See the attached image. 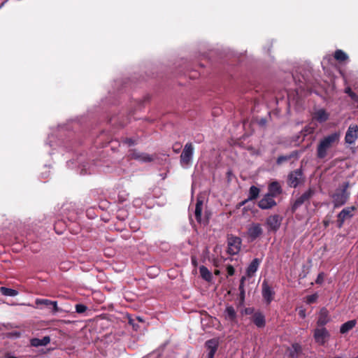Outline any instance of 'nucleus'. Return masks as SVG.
<instances>
[{
    "mask_svg": "<svg viewBox=\"0 0 358 358\" xmlns=\"http://www.w3.org/2000/svg\"><path fill=\"white\" fill-rule=\"evenodd\" d=\"M299 315H300L301 317L304 318L306 317L305 311L304 310H301L299 312Z\"/></svg>",
    "mask_w": 358,
    "mask_h": 358,
    "instance_id": "nucleus-43",
    "label": "nucleus"
},
{
    "mask_svg": "<svg viewBox=\"0 0 358 358\" xmlns=\"http://www.w3.org/2000/svg\"><path fill=\"white\" fill-rule=\"evenodd\" d=\"M339 137L340 134L337 132H334L321 139L317 147V158H325L327 155L328 150L339 141Z\"/></svg>",
    "mask_w": 358,
    "mask_h": 358,
    "instance_id": "nucleus-2",
    "label": "nucleus"
},
{
    "mask_svg": "<svg viewBox=\"0 0 358 358\" xmlns=\"http://www.w3.org/2000/svg\"><path fill=\"white\" fill-rule=\"evenodd\" d=\"M305 177L301 168L290 171L287 178V184L289 187L296 188L298 186L303 184Z\"/></svg>",
    "mask_w": 358,
    "mask_h": 358,
    "instance_id": "nucleus-4",
    "label": "nucleus"
},
{
    "mask_svg": "<svg viewBox=\"0 0 358 358\" xmlns=\"http://www.w3.org/2000/svg\"><path fill=\"white\" fill-rule=\"evenodd\" d=\"M355 206H350L343 208L337 215V226L341 228L345 220L352 218L354 216V211L356 210Z\"/></svg>",
    "mask_w": 358,
    "mask_h": 358,
    "instance_id": "nucleus-7",
    "label": "nucleus"
},
{
    "mask_svg": "<svg viewBox=\"0 0 358 358\" xmlns=\"http://www.w3.org/2000/svg\"><path fill=\"white\" fill-rule=\"evenodd\" d=\"M194 155V146L191 142L187 143L180 156V162L182 166L189 165Z\"/></svg>",
    "mask_w": 358,
    "mask_h": 358,
    "instance_id": "nucleus-6",
    "label": "nucleus"
},
{
    "mask_svg": "<svg viewBox=\"0 0 358 358\" xmlns=\"http://www.w3.org/2000/svg\"><path fill=\"white\" fill-rule=\"evenodd\" d=\"M299 156L300 152L298 150H294L288 155L279 156L276 159V164L278 166H280L285 162L291 161L292 159L297 160L299 158Z\"/></svg>",
    "mask_w": 358,
    "mask_h": 358,
    "instance_id": "nucleus-17",
    "label": "nucleus"
},
{
    "mask_svg": "<svg viewBox=\"0 0 358 358\" xmlns=\"http://www.w3.org/2000/svg\"><path fill=\"white\" fill-rule=\"evenodd\" d=\"M50 341L49 336H44L43 338H32L31 340V345L34 347L45 346Z\"/></svg>",
    "mask_w": 358,
    "mask_h": 358,
    "instance_id": "nucleus-26",
    "label": "nucleus"
},
{
    "mask_svg": "<svg viewBox=\"0 0 358 358\" xmlns=\"http://www.w3.org/2000/svg\"><path fill=\"white\" fill-rule=\"evenodd\" d=\"M292 93H294V92H296V93L298 92V91H294V90H292L290 91Z\"/></svg>",
    "mask_w": 358,
    "mask_h": 358,
    "instance_id": "nucleus-52",
    "label": "nucleus"
},
{
    "mask_svg": "<svg viewBox=\"0 0 358 358\" xmlns=\"http://www.w3.org/2000/svg\"><path fill=\"white\" fill-rule=\"evenodd\" d=\"M252 322L259 328L265 327L266 320L264 315L260 312H256L252 315Z\"/></svg>",
    "mask_w": 358,
    "mask_h": 358,
    "instance_id": "nucleus-21",
    "label": "nucleus"
},
{
    "mask_svg": "<svg viewBox=\"0 0 358 358\" xmlns=\"http://www.w3.org/2000/svg\"><path fill=\"white\" fill-rule=\"evenodd\" d=\"M336 358H341V357H336Z\"/></svg>",
    "mask_w": 358,
    "mask_h": 358,
    "instance_id": "nucleus-53",
    "label": "nucleus"
},
{
    "mask_svg": "<svg viewBox=\"0 0 358 358\" xmlns=\"http://www.w3.org/2000/svg\"><path fill=\"white\" fill-rule=\"evenodd\" d=\"M317 297L318 296H317V295L316 294L309 295V296H307L306 302L308 304L313 303L316 301Z\"/></svg>",
    "mask_w": 358,
    "mask_h": 358,
    "instance_id": "nucleus-36",
    "label": "nucleus"
},
{
    "mask_svg": "<svg viewBox=\"0 0 358 358\" xmlns=\"http://www.w3.org/2000/svg\"><path fill=\"white\" fill-rule=\"evenodd\" d=\"M260 193V189L255 185L250 187L248 200L253 201L257 199Z\"/></svg>",
    "mask_w": 358,
    "mask_h": 358,
    "instance_id": "nucleus-30",
    "label": "nucleus"
},
{
    "mask_svg": "<svg viewBox=\"0 0 358 358\" xmlns=\"http://www.w3.org/2000/svg\"><path fill=\"white\" fill-rule=\"evenodd\" d=\"M205 345L208 350V358H214V355L218 348V341L214 338L210 339L206 342Z\"/></svg>",
    "mask_w": 358,
    "mask_h": 358,
    "instance_id": "nucleus-19",
    "label": "nucleus"
},
{
    "mask_svg": "<svg viewBox=\"0 0 358 358\" xmlns=\"http://www.w3.org/2000/svg\"><path fill=\"white\" fill-rule=\"evenodd\" d=\"M21 336V333L20 331H12L7 334V336L8 338H19Z\"/></svg>",
    "mask_w": 358,
    "mask_h": 358,
    "instance_id": "nucleus-39",
    "label": "nucleus"
},
{
    "mask_svg": "<svg viewBox=\"0 0 358 358\" xmlns=\"http://www.w3.org/2000/svg\"><path fill=\"white\" fill-rule=\"evenodd\" d=\"M315 194V189L314 187H309L301 194L296 196L294 201L292 203L291 206V210L294 213L296 210L300 208L302 205L306 206L310 204V199Z\"/></svg>",
    "mask_w": 358,
    "mask_h": 358,
    "instance_id": "nucleus-3",
    "label": "nucleus"
},
{
    "mask_svg": "<svg viewBox=\"0 0 358 358\" xmlns=\"http://www.w3.org/2000/svg\"><path fill=\"white\" fill-rule=\"evenodd\" d=\"M302 353V347L299 343H293L289 350V356L290 358H299Z\"/></svg>",
    "mask_w": 358,
    "mask_h": 358,
    "instance_id": "nucleus-23",
    "label": "nucleus"
},
{
    "mask_svg": "<svg viewBox=\"0 0 358 358\" xmlns=\"http://www.w3.org/2000/svg\"><path fill=\"white\" fill-rule=\"evenodd\" d=\"M303 80H301L299 78V89L298 90H313L314 88H316L315 85H313V83L310 82V80L306 78L303 75L301 76Z\"/></svg>",
    "mask_w": 358,
    "mask_h": 358,
    "instance_id": "nucleus-22",
    "label": "nucleus"
},
{
    "mask_svg": "<svg viewBox=\"0 0 358 358\" xmlns=\"http://www.w3.org/2000/svg\"><path fill=\"white\" fill-rule=\"evenodd\" d=\"M358 138V127L357 125H350L345 134V141L346 143L352 144Z\"/></svg>",
    "mask_w": 358,
    "mask_h": 358,
    "instance_id": "nucleus-15",
    "label": "nucleus"
},
{
    "mask_svg": "<svg viewBox=\"0 0 358 358\" xmlns=\"http://www.w3.org/2000/svg\"><path fill=\"white\" fill-rule=\"evenodd\" d=\"M203 200L201 197H198L196 199V203L195 206V210H194V216L196 220V221L201 224H208V219L203 220L201 217V213L203 210Z\"/></svg>",
    "mask_w": 358,
    "mask_h": 358,
    "instance_id": "nucleus-13",
    "label": "nucleus"
},
{
    "mask_svg": "<svg viewBox=\"0 0 358 358\" xmlns=\"http://www.w3.org/2000/svg\"><path fill=\"white\" fill-rule=\"evenodd\" d=\"M324 280V273L323 272L320 273L315 280V283L318 285H322Z\"/></svg>",
    "mask_w": 358,
    "mask_h": 358,
    "instance_id": "nucleus-37",
    "label": "nucleus"
},
{
    "mask_svg": "<svg viewBox=\"0 0 358 358\" xmlns=\"http://www.w3.org/2000/svg\"><path fill=\"white\" fill-rule=\"evenodd\" d=\"M334 57L340 63L348 61L349 59L348 55L342 50H336L334 52Z\"/></svg>",
    "mask_w": 358,
    "mask_h": 358,
    "instance_id": "nucleus-29",
    "label": "nucleus"
},
{
    "mask_svg": "<svg viewBox=\"0 0 358 358\" xmlns=\"http://www.w3.org/2000/svg\"><path fill=\"white\" fill-rule=\"evenodd\" d=\"M213 264H214V265H215V266H218L217 263L215 261L214 262V263H213Z\"/></svg>",
    "mask_w": 358,
    "mask_h": 358,
    "instance_id": "nucleus-49",
    "label": "nucleus"
},
{
    "mask_svg": "<svg viewBox=\"0 0 358 358\" xmlns=\"http://www.w3.org/2000/svg\"><path fill=\"white\" fill-rule=\"evenodd\" d=\"M261 263V260L258 258H255L249 264L246 269V274L248 277H252L257 271L259 264Z\"/></svg>",
    "mask_w": 358,
    "mask_h": 358,
    "instance_id": "nucleus-20",
    "label": "nucleus"
},
{
    "mask_svg": "<svg viewBox=\"0 0 358 358\" xmlns=\"http://www.w3.org/2000/svg\"><path fill=\"white\" fill-rule=\"evenodd\" d=\"M282 193V188L278 181H273L268 186L267 194L273 198L280 195Z\"/></svg>",
    "mask_w": 358,
    "mask_h": 358,
    "instance_id": "nucleus-18",
    "label": "nucleus"
},
{
    "mask_svg": "<svg viewBox=\"0 0 358 358\" xmlns=\"http://www.w3.org/2000/svg\"><path fill=\"white\" fill-rule=\"evenodd\" d=\"M250 201V200H248V199H245L244 201H241V202L240 203V206H242L245 205V204L248 201Z\"/></svg>",
    "mask_w": 358,
    "mask_h": 358,
    "instance_id": "nucleus-45",
    "label": "nucleus"
},
{
    "mask_svg": "<svg viewBox=\"0 0 358 358\" xmlns=\"http://www.w3.org/2000/svg\"><path fill=\"white\" fill-rule=\"evenodd\" d=\"M199 273L201 278L206 281L210 282L212 280V273L205 266H201L199 267Z\"/></svg>",
    "mask_w": 358,
    "mask_h": 358,
    "instance_id": "nucleus-28",
    "label": "nucleus"
},
{
    "mask_svg": "<svg viewBox=\"0 0 358 358\" xmlns=\"http://www.w3.org/2000/svg\"><path fill=\"white\" fill-rule=\"evenodd\" d=\"M345 90H351V88H350V87H346V88H345Z\"/></svg>",
    "mask_w": 358,
    "mask_h": 358,
    "instance_id": "nucleus-51",
    "label": "nucleus"
},
{
    "mask_svg": "<svg viewBox=\"0 0 358 358\" xmlns=\"http://www.w3.org/2000/svg\"><path fill=\"white\" fill-rule=\"evenodd\" d=\"M330 321L331 316L329 315V310L325 307L322 308L318 313L317 326L319 327H324V326Z\"/></svg>",
    "mask_w": 358,
    "mask_h": 358,
    "instance_id": "nucleus-12",
    "label": "nucleus"
},
{
    "mask_svg": "<svg viewBox=\"0 0 358 358\" xmlns=\"http://www.w3.org/2000/svg\"><path fill=\"white\" fill-rule=\"evenodd\" d=\"M313 337L317 343L323 345L329 340L330 334L325 327H317L314 330Z\"/></svg>",
    "mask_w": 358,
    "mask_h": 358,
    "instance_id": "nucleus-8",
    "label": "nucleus"
},
{
    "mask_svg": "<svg viewBox=\"0 0 358 358\" xmlns=\"http://www.w3.org/2000/svg\"><path fill=\"white\" fill-rule=\"evenodd\" d=\"M242 241L241 238L233 235L227 236V253L231 255H237L241 250Z\"/></svg>",
    "mask_w": 358,
    "mask_h": 358,
    "instance_id": "nucleus-5",
    "label": "nucleus"
},
{
    "mask_svg": "<svg viewBox=\"0 0 358 358\" xmlns=\"http://www.w3.org/2000/svg\"><path fill=\"white\" fill-rule=\"evenodd\" d=\"M282 217L278 215H273L266 219V224L268 229L271 231H276L280 227Z\"/></svg>",
    "mask_w": 358,
    "mask_h": 358,
    "instance_id": "nucleus-14",
    "label": "nucleus"
},
{
    "mask_svg": "<svg viewBox=\"0 0 358 358\" xmlns=\"http://www.w3.org/2000/svg\"><path fill=\"white\" fill-rule=\"evenodd\" d=\"M293 78L294 79V80L296 81V76H292Z\"/></svg>",
    "mask_w": 358,
    "mask_h": 358,
    "instance_id": "nucleus-50",
    "label": "nucleus"
},
{
    "mask_svg": "<svg viewBox=\"0 0 358 358\" xmlns=\"http://www.w3.org/2000/svg\"><path fill=\"white\" fill-rule=\"evenodd\" d=\"M87 309V307L82 303H78L76 305V311L78 313H85Z\"/></svg>",
    "mask_w": 358,
    "mask_h": 358,
    "instance_id": "nucleus-35",
    "label": "nucleus"
},
{
    "mask_svg": "<svg viewBox=\"0 0 358 358\" xmlns=\"http://www.w3.org/2000/svg\"><path fill=\"white\" fill-rule=\"evenodd\" d=\"M349 95V96L353 101V103H357V107L358 108V94L355 91H345Z\"/></svg>",
    "mask_w": 358,
    "mask_h": 358,
    "instance_id": "nucleus-34",
    "label": "nucleus"
},
{
    "mask_svg": "<svg viewBox=\"0 0 358 358\" xmlns=\"http://www.w3.org/2000/svg\"><path fill=\"white\" fill-rule=\"evenodd\" d=\"M324 224L325 227H327L328 224H329V222L327 221H324Z\"/></svg>",
    "mask_w": 358,
    "mask_h": 358,
    "instance_id": "nucleus-46",
    "label": "nucleus"
},
{
    "mask_svg": "<svg viewBox=\"0 0 358 358\" xmlns=\"http://www.w3.org/2000/svg\"><path fill=\"white\" fill-rule=\"evenodd\" d=\"M277 205L274 198L268 194H265L258 202V207L262 210L271 209Z\"/></svg>",
    "mask_w": 358,
    "mask_h": 358,
    "instance_id": "nucleus-10",
    "label": "nucleus"
},
{
    "mask_svg": "<svg viewBox=\"0 0 358 358\" xmlns=\"http://www.w3.org/2000/svg\"><path fill=\"white\" fill-rule=\"evenodd\" d=\"M349 187L350 182H344L331 195L334 208H339L348 202L350 195V192L348 190Z\"/></svg>",
    "mask_w": 358,
    "mask_h": 358,
    "instance_id": "nucleus-1",
    "label": "nucleus"
},
{
    "mask_svg": "<svg viewBox=\"0 0 358 358\" xmlns=\"http://www.w3.org/2000/svg\"><path fill=\"white\" fill-rule=\"evenodd\" d=\"M245 280H246V277L245 276H242L241 280H240V283L245 284Z\"/></svg>",
    "mask_w": 358,
    "mask_h": 358,
    "instance_id": "nucleus-44",
    "label": "nucleus"
},
{
    "mask_svg": "<svg viewBox=\"0 0 358 358\" xmlns=\"http://www.w3.org/2000/svg\"><path fill=\"white\" fill-rule=\"evenodd\" d=\"M224 317L226 320L230 322H235L236 320V312L233 306H228L226 307Z\"/></svg>",
    "mask_w": 358,
    "mask_h": 358,
    "instance_id": "nucleus-25",
    "label": "nucleus"
},
{
    "mask_svg": "<svg viewBox=\"0 0 358 358\" xmlns=\"http://www.w3.org/2000/svg\"><path fill=\"white\" fill-rule=\"evenodd\" d=\"M66 224L62 220H58L55 222L54 229L58 234H62L66 229Z\"/></svg>",
    "mask_w": 358,
    "mask_h": 358,
    "instance_id": "nucleus-32",
    "label": "nucleus"
},
{
    "mask_svg": "<svg viewBox=\"0 0 358 358\" xmlns=\"http://www.w3.org/2000/svg\"><path fill=\"white\" fill-rule=\"evenodd\" d=\"M36 304L41 309H48L52 313L57 310V302L46 299H37Z\"/></svg>",
    "mask_w": 358,
    "mask_h": 358,
    "instance_id": "nucleus-9",
    "label": "nucleus"
},
{
    "mask_svg": "<svg viewBox=\"0 0 358 358\" xmlns=\"http://www.w3.org/2000/svg\"><path fill=\"white\" fill-rule=\"evenodd\" d=\"M136 158L139 159L141 161L144 162H150L154 159V157L152 156L144 153L136 156Z\"/></svg>",
    "mask_w": 358,
    "mask_h": 358,
    "instance_id": "nucleus-33",
    "label": "nucleus"
},
{
    "mask_svg": "<svg viewBox=\"0 0 358 358\" xmlns=\"http://www.w3.org/2000/svg\"><path fill=\"white\" fill-rule=\"evenodd\" d=\"M287 96H288V99H290L291 94H290V93H288Z\"/></svg>",
    "mask_w": 358,
    "mask_h": 358,
    "instance_id": "nucleus-48",
    "label": "nucleus"
},
{
    "mask_svg": "<svg viewBox=\"0 0 358 358\" xmlns=\"http://www.w3.org/2000/svg\"><path fill=\"white\" fill-rule=\"evenodd\" d=\"M356 325V321L355 320H349L341 326L340 332L341 334H346L351 329H352Z\"/></svg>",
    "mask_w": 358,
    "mask_h": 358,
    "instance_id": "nucleus-27",
    "label": "nucleus"
},
{
    "mask_svg": "<svg viewBox=\"0 0 358 358\" xmlns=\"http://www.w3.org/2000/svg\"><path fill=\"white\" fill-rule=\"evenodd\" d=\"M124 143L128 144L129 146L134 145L136 143V141L131 138H125L122 140Z\"/></svg>",
    "mask_w": 358,
    "mask_h": 358,
    "instance_id": "nucleus-40",
    "label": "nucleus"
},
{
    "mask_svg": "<svg viewBox=\"0 0 358 358\" xmlns=\"http://www.w3.org/2000/svg\"><path fill=\"white\" fill-rule=\"evenodd\" d=\"M215 275H219L220 274V271L219 270L215 271Z\"/></svg>",
    "mask_w": 358,
    "mask_h": 358,
    "instance_id": "nucleus-47",
    "label": "nucleus"
},
{
    "mask_svg": "<svg viewBox=\"0 0 358 358\" xmlns=\"http://www.w3.org/2000/svg\"><path fill=\"white\" fill-rule=\"evenodd\" d=\"M262 232L261 224L259 223L252 224L248 229V235L252 241L257 239Z\"/></svg>",
    "mask_w": 358,
    "mask_h": 358,
    "instance_id": "nucleus-16",
    "label": "nucleus"
},
{
    "mask_svg": "<svg viewBox=\"0 0 358 358\" xmlns=\"http://www.w3.org/2000/svg\"><path fill=\"white\" fill-rule=\"evenodd\" d=\"M329 114L324 109H319L317 110L313 115V118L317 122L322 123L327 121L329 119Z\"/></svg>",
    "mask_w": 358,
    "mask_h": 358,
    "instance_id": "nucleus-24",
    "label": "nucleus"
},
{
    "mask_svg": "<svg viewBox=\"0 0 358 358\" xmlns=\"http://www.w3.org/2000/svg\"><path fill=\"white\" fill-rule=\"evenodd\" d=\"M244 285L245 284L240 283L239 287H238V290L240 292V298L242 301L244 300L245 294V289H244Z\"/></svg>",
    "mask_w": 358,
    "mask_h": 358,
    "instance_id": "nucleus-38",
    "label": "nucleus"
},
{
    "mask_svg": "<svg viewBox=\"0 0 358 358\" xmlns=\"http://www.w3.org/2000/svg\"><path fill=\"white\" fill-rule=\"evenodd\" d=\"M0 292L3 295L7 296H15L18 294V292L16 289H13L6 287H1Z\"/></svg>",
    "mask_w": 358,
    "mask_h": 358,
    "instance_id": "nucleus-31",
    "label": "nucleus"
},
{
    "mask_svg": "<svg viewBox=\"0 0 358 358\" xmlns=\"http://www.w3.org/2000/svg\"><path fill=\"white\" fill-rule=\"evenodd\" d=\"M191 262H192V264L194 267H196L198 266V260H197V258L195 256H192Z\"/></svg>",
    "mask_w": 358,
    "mask_h": 358,
    "instance_id": "nucleus-42",
    "label": "nucleus"
},
{
    "mask_svg": "<svg viewBox=\"0 0 358 358\" xmlns=\"http://www.w3.org/2000/svg\"><path fill=\"white\" fill-rule=\"evenodd\" d=\"M227 273L229 275L231 276L235 273V269L231 265H228L227 267Z\"/></svg>",
    "mask_w": 358,
    "mask_h": 358,
    "instance_id": "nucleus-41",
    "label": "nucleus"
},
{
    "mask_svg": "<svg viewBox=\"0 0 358 358\" xmlns=\"http://www.w3.org/2000/svg\"><path fill=\"white\" fill-rule=\"evenodd\" d=\"M262 294L264 299L268 304L273 300L275 292L266 280H264L262 284Z\"/></svg>",
    "mask_w": 358,
    "mask_h": 358,
    "instance_id": "nucleus-11",
    "label": "nucleus"
}]
</instances>
